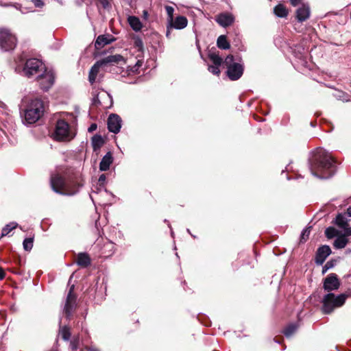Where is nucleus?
<instances>
[{
  "label": "nucleus",
  "mask_w": 351,
  "mask_h": 351,
  "mask_svg": "<svg viewBox=\"0 0 351 351\" xmlns=\"http://www.w3.org/2000/svg\"><path fill=\"white\" fill-rule=\"evenodd\" d=\"M309 168L314 176L327 179L332 176L336 171L335 160L327 151L318 148L309 159Z\"/></svg>",
  "instance_id": "obj_1"
},
{
  "label": "nucleus",
  "mask_w": 351,
  "mask_h": 351,
  "mask_svg": "<svg viewBox=\"0 0 351 351\" xmlns=\"http://www.w3.org/2000/svg\"><path fill=\"white\" fill-rule=\"evenodd\" d=\"M77 134L76 127L70 125L64 119H59L51 134L53 140L59 142H69L75 138Z\"/></svg>",
  "instance_id": "obj_2"
},
{
  "label": "nucleus",
  "mask_w": 351,
  "mask_h": 351,
  "mask_svg": "<svg viewBox=\"0 0 351 351\" xmlns=\"http://www.w3.org/2000/svg\"><path fill=\"white\" fill-rule=\"evenodd\" d=\"M51 186L56 193L66 195L75 194L80 188V184L73 182L66 181L59 174H53L51 176Z\"/></svg>",
  "instance_id": "obj_3"
},
{
  "label": "nucleus",
  "mask_w": 351,
  "mask_h": 351,
  "mask_svg": "<svg viewBox=\"0 0 351 351\" xmlns=\"http://www.w3.org/2000/svg\"><path fill=\"white\" fill-rule=\"evenodd\" d=\"M44 111V104L41 99L38 98L32 99L25 110V123L27 124L35 123L43 117Z\"/></svg>",
  "instance_id": "obj_4"
},
{
  "label": "nucleus",
  "mask_w": 351,
  "mask_h": 351,
  "mask_svg": "<svg viewBox=\"0 0 351 351\" xmlns=\"http://www.w3.org/2000/svg\"><path fill=\"white\" fill-rule=\"evenodd\" d=\"M348 295H351V294H341L337 296H335L333 293L326 294L322 300L323 312L324 313H330L334 308L341 306L345 303Z\"/></svg>",
  "instance_id": "obj_5"
},
{
  "label": "nucleus",
  "mask_w": 351,
  "mask_h": 351,
  "mask_svg": "<svg viewBox=\"0 0 351 351\" xmlns=\"http://www.w3.org/2000/svg\"><path fill=\"white\" fill-rule=\"evenodd\" d=\"M46 69L42 61L36 58H30L26 61L23 68V72L25 75L27 77L33 76L37 77Z\"/></svg>",
  "instance_id": "obj_6"
},
{
  "label": "nucleus",
  "mask_w": 351,
  "mask_h": 351,
  "mask_svg": "<svg viewBox=\"0 0 351 351\" xmlns=\"http://www.w3.org/2000/svg\"><path fill=\"white\" fill-rule=\"evenodd\" d=\"M223 63L227 67V75L231 80H237L242 76L243 73V65L234 62L233 56H228Z\"/></svg>",
  "instance_id": "obj_7"
},
{
  "label": "nucleus",
  "mask_w": 351,
  "mask_h": 351,
  "mask_svg": "<svg viewBox=\"0 0 351 351\" xmlns=\"http://www.w3.org/2000/svg\"><path fill=\"white\" fill-rule=\"evenodd\" d=\"M16 38L10 31L5 28L0 29V48L4 51H8L15 48Z\"/></svg>",
  "instance_id": "obj_8"
},
{
  "label": "nucleus",
  "mask_w": 351,
  "mask_h": 351,
  "mask_svg": "<svg viewBox=\"0 0 351 351\" xmlns=\"http://www.w3.org/2000/svg\"><path fill=\"white\" fill-rule=\"evenodd\" d=\"M54 73L52 71L45 70L43 73L37 76V82L41 89L48 90L54 83Z\"/></svg>",
  "instance_id": "obj_9"
},
{
  "label": "nucleus",
  "mask_w": 351,
  "mask_h": 351,
  "mask_svg": "<svg viewBox=\"0 0 351 351\" xmlns=\"http://www.w3.org/2000/svg\"><path fill=\"white\" fill-rule=\"evenodd\" d=\"M340 287V282L337 274H330L324 281V289L326 291L337 290Z\"/></svg>",
  "instance_id": "obj_10"
},
{
  "label": "nucleus",
  "mask_w": 351,
  "mask_h": 351,
  "mask_svg": "<svg viewBox=\"0 0 351 351\" xmlns=\"http://www.w3.org/2000/svg\"><path fill=\"white\" fill-rule=\"evenodd\" d=\"M73 287L74 286L73 285L69 289L64 308V312L66 317H69L71 315L72 311L75 305L76 297L73 293Z\"/></svg>",
  "instance_id": "obj_11"
},
{
  "label": "nucleus",
  "mask_w": 351,
  "mask_h": 351,
  "mask_svg": "<svg viewBox=\"0 0 351 351\" xmlns=\"http://www.w3.org/2000/svg\"><path fill=\"white\" fill-rule=\"evenodd\" d=\"M311 16L310 6L307 3H302L295 10V18L300 23L306 21Z\"/></svg>",
  "instance_id": "obj_12"
},
{
  "label": "nucleus",
  "mask_w": 351,
  "mask_h": 351,
  "mask_svg": "<svg viewBox=\"0 0 351 351\" xmlns=\"http://www.w3.org/2000/svg\"><path fill=\"white\" fill-rule=\"evenodd\" d=\"M121 128V119L115 114H112L108 119V128L114 134H117Z\"/></svg>",
  "instance_id": "obj_13"
},
{
  "label": "nucleus",
  "mask_w": 351,
  "mask_h": 351,
  "mask_svg": "<svg viewBox=\"0 0 351 351\" xmlns=\"http://www.w3.org/2000/svg\"><path fill=\"white\" fill-rule=\"evenodd\" d=\"M167 36L169 34V29L174 28L176 29H182L186 27L188 24L187 19L185 16H180L176 19H172V21L168 22Z\"/></svg>",
  "instance_id": "obj_14"
},
{
  "label": "nucleus",
  "mask_w": 351,
  "mask_h": 351,
  "mask_svg": "<svg viewBox=\"0 0 351 351\" xmlns=\"http://www.w3.org/2000/svg\"><path fill=\"white\" fill-rule=\"evenodd\" d=\"M330 253L331 250L328 245H323L319 247L316 254L317 264L322 265Z\"/></svg>",
  "instance_id": "obj_15"
},
{
  "label": "nucleus",
  "mask_w": 351,
  "mask_h": 351,
  "mask_svg": "<svg viewBox=\"0 0 351 351\" xmlns=\"http://www.w3.org/2000/svg\"><path fill=\"white\" fill-rule=\"evenodd\" d=\"M114 38L109 34H104L99 36L95 41V47L96 49L99 50L105 47L106 45L110 44L114 40Z\"/></svg>",
  "instance_id": "obj_16"
},
{
  "label": "nucleus",
  "mask_w": 351,
  "mask_h": 351,
  "mask_svg": "<svg viewBox=\"0 0 351 351\" xmlns=\"http://www.w3.org/2000/svg\"><path fill=\"white\" fill-rule=\"evenodd\" d=\"M234 16L229 13H222L217 16L216 21L222 27H228L234 22Z\"/></svg>",
  "instance_id": "obj_17"
},
{
  "label": "nucleus",
  "mask_w": 351,
  "mask_h": 351,
  "mask_svg": "<svg viewBox=\"0 0 351 351\" xmlns=\"http://www.w3.org/2000/svg\"><path fill=\"white\" fill-rule=\"evenodd\" d=\"M273 12L277 17L287 18L289 14V10L285 4L279 3L274 8Z\"/></svg>",
  "instance_id": "obj_18"
},
{
  "label": "nucleus",
  "mask_w": 351,
  "mask_h": 351,
  "mask_svg": "<svg viewBox=\"0 0 351 351\" xmlns=\"http://www.w3.org/2000/svg\"><path fill=\"white\" fill-rule=\"evenodd\" d=\"M113 162L112 155L110 152H108L101 159L99 164V169L101 171H106L109 169Z\"/></svg>",
  "instance_id": "obj_19"
},
{
  "label": "nucleus",
  "mask_w": 351,
  "mask_h": 351,
  "mask_svg": "<svg viewBox=\"0 0 351 351\" xmlns=\"http://www.w3.org/2000/svg\"><path fill=\"white\" fill-rule=\"evenodd\" d=\"M123 60V57L121 55H112L108 56L101 60L97 61L98 63L101 66L107 64H114L118 63Z\"/></svg>",
  "instance_id": "obj_20"
},
{
  "label": "nucleus",
  "mask_w": 351,
  "mask_h": 351,
  "mask_svg": "<svg viewBox=\"0 0 351 351\" xmlns=\"http://www.w3.org/2000/svg\"><path fill=\"white\" fill-rule=\"evenodd\" d=\"M77 264L82 267H87L91 263V259L87 253H79L76 258Z\"/></svg>",
  "instance_id": "obj_21"
},
{
  "label": "nucleus",
  "mask_w": 351,
  "mask_h": 351,
  "mask_svg": "<svg viewBox=\"0 0 351 351\" xmlns=\"http://www.w3.org/2000/svg\"><path fill=\"white\" fill-rule=\"evenodd\" d=\"M128 22L131 28L135 32H139L143 27V25L140 19L134 16H130L128 18Z\"/></svg>",
  "instance_id": "obj_22"
},
{
  "label": "nucleus",
  "mask_w": 351,
  "mask_h": 351,
  "mask_svg": "<svg viewBox=\"0 0 351 351\" xmlns=\"http://www.w3.org/2000/svg\"><path fill=\"white\" fill-rule=\"evenodd\" d=\"M101 65L97 62L90 69L88 75V81L91 84H93L97 76V74L99 71V68Z\"/></svg>",
  "instance_id": "obj_23"
},
{
  "label": "nucleus",
  "mask_w": 351,
  "mask_h": 351,
  "mask_svg": "<svg viewBox=\"0 0 351 351\" xmlns=\"http://www.w3.org/2000/svg\"><path fill=\"white\" fill-rule=\"evenodd\" d=\"M348 242V239L345 237V235H340L337 237L336 239L334 241L333 245L337 249H342L344 248Z\"/></svg>",
  "instance_id": "obj_24"
},
{
  "label": "nucleus",
  "mask_w": 351,
  "mask_h": 351,
  "mask_svg": "<svg viewBox=\"0 0 351 351\" xmlns=\"http://www.w3.org/2000/svg\"><path fill=\"white\" fill-rule=\"evenodd\" d=\"M335 224L340 228L343 229L348 226V219L345 214L339 213L335 218Z\"/></svg>",
  "instance_id": "obj_25"
},
{
  "label": "nucleus",
  "mask_w": 351,
  "mask_h": 351,
  "mask_svg": "<svg viewBox=\"0 0 351 351\" xmlns=\"http://www.w3.org/2000/svg\"><path fill=\"white\" fill-rule=\"evenodd\" d=\"M217 45L219 48L222 49H228L230 47V43L224 35H221L218 37Z\"/></svg>",
  "instance_id": "obj_26"
},
{
  "label": "nucleus",
  "mask_w": 351,
  "mask_h": 351,
  "mask_svg": "<svg viewBox=\"0 0 351 351\" xmlns=\"http://www.w3.org/2000/svg\"><path fill=\"white\" fill-rule=\"evenodd\" d=\"M104 140L101 136L96 135L92 138V145L94 151H96L103 145Z\"/></svg>",
  "instance_id": "obj_27"
},
{
  "label": "nucleus",
  "mask_w": 351,
  "mask_h": 351,
  "mask_svg": "<svg viewBox=\"0 0 351 351\" xmlns=\"http://www.w3.org/2000/svg\"><path fill=\"white\" fill-rule=\"evenodd\" d=\"M325 234L327 238L332 239L335 237L339 236L340 232L334 227H328L326 229Z\"/></svg>",
  "instance_id": "obj_28"
},
{
  "label": "nucleus",
  "mask_w": 351,
  "mask_h": 351,
  "mask_svg": "<svg viewBox=\"0 0 351 351\" xmlns=\"http://www.w3.org/2000/svg\"><path fill=\"white\" fill-rule=\"evenodd\" d=\"M208 58L215 65L220 66L223 62L222 58L216 53H210L208 55Z\"/></svg>",
  "instance_id": "obj_29"
},
{
  "label": "nucleus",
  "mask_w": 351,
  "mask_h": 351,
  "mask_svg": "<svg viewBox=\"0 0 351 351\" xmlns=\"http://www.w3.org/2000/svg\"><path fill=\"white\" fill-rule=\"evenodd\" d=\"M17 226L16 223L12 222L8 225H6L3 229L1 232V237L6 236L9 234L10 231L16 228Z\"/></svg>",
  "instance_id": "obj_30"
},
{
  "label": "nucleus",
  "mask_w": 351,
  "mask_h": 351,
  "mask_svg": "<svg viewBox=\"0 0 351 351\" xmlns=\"http://www.w3.org/2000/svg\"><path fill=\"white\" fill-rule=\"evenodd\" d=\"M60 335L64 340L68 341L71 337V332L69 328L66 326L61 328L60 330Z\"/></svg>",
  "instance_id": "obj_31"
},
{
  "label": "nucleus",
  "mask_w": 351,
  "mask_h": 351,
  "mask_svg": "<svg viewBox=\"0 0 351 351\" xmlns=\"http://www.w3.org/2000/svg\"><path fill=\"white\" fill-rule=\"evenodd\" d=\"M34 239L26 238L23 242V246L25 251H30L33 247Z\"/></svg>",
  "instance_id": "obj_32"
},
{
  "label": "nucleus",
  "mask_w": 351,
  "mask_h": 351,
  "mask_svg": "<svg viewBox=\"0 0 351 351\" xmlns=\"http://www.w3.org/2000/svg\"><path fill=\"white\" fill-rule=\"evenodd\" d=\"M297 327L294 324H291L288 326L284 330V334L286 337H290L292 334L295 332Z\"/></svg>",
  "instance_id": "obj_33"
},
{
  "label": "nucleus",
  "mask_w": 351,
  "mask_h": 351,
  "mask_svg": "<svg viewBox=\"0 0 351 351\" xmlns=\"http://www.w3.org/2000/svg\"><path fill=\"white\" fill-rule=\"evenodd\" d=\"M165 10L168 16V22L172 21V19L173 18L174 8L171 6L166 5Z\"/></svg>",
  "instance_id": "obj_34"
},
{
  "label": "nucleus",
  "mask_w": 351,
  "mask_h": 351,
  "mask_svg": "<svg viewBox=\"0 0 351 351\" xmlns=\"http://www.w3.org/2000/svg\"><path fill=\"white\" fill-rule=\"evenodd\" d=\"M310 228L304 229L301 234V241H306L310 234Z\"/></svg>",
  "instance_id": "obj_35"
},
{
  "label": "nucleus",
  "mask_w": 351,
  "mask_h": 351,
  "mask_svg": "<svg viewBox=\"0 0 351 351\" xmlns=\"http://www.w3.org/2000/svg\"><path fill=\"white\" fill-rule=\"evenodd\" d=\"M219 65H213L208 66V71L214 75H219L220 73V70L219 68Z\"/></svg>",
  "instance_id": "obj_36"
},
{
  "label": "nucleus",
  "mask_w": 351,
  "mask_h": 351,
  "mask_svg": "<svg viewBox=\"0 0 351 351\" xmlns=\"http://www.w3.org/2000/svg\"><path fill=\"white\" fill-rule=\"evenodd\" d=\"M134 45L137 47L138 51H142L143 49V43L141 39L137 38L134 40Z\"/></svg>",
  "instance_id": "obj_37"
},
{
  "label": "nucleus",
  "mask_w": 351,
  "mask_h": 351,
  "mask_svg": "<svg viewBox=\"0 0 351 351\" xmlns=\"http://www.w3.org/2000/svg\"><path fill=\"white\" fill-rule=\"evenodd\" d=\"M335 265V261H329L325 264L326 269H330L332 268Z\"/></svg>",
  "instance_id": "obj_38"
},
{
  "label": "nucleus",
  "mask_w": 351,
  "mask_h": 351,
  "mask_svg": "<svg viewBox=\"0 0 351 351\" xmlns=\"http://www.w3.org/2000/svg\"><path fill=\"white\" fill-rule=\"evenodd\" d=\"M32 1L37 8H41L44 5L43 0H32Z\"/></svg>",
  "instance_id": "obj_39"
},
{
  "label": "nucleus",
  "mask_w": 351,
  "mask_h": 351,
  "mask_svg": "<svg viewBox=\"0 0 351 351\" xmlns=\"http://www.w3.org/2000/svg\"><path fill=\"white\" fill-rule=\"evenodd\" d=\"M289 1L291 4L294 7L302 4V0H289Z\"/></svg>",
  "instance_id": "obj_40"
},
{
  "label": "nucleus",
  "mask_w": 351,
  "mask_h": 351,
  "mask_svg": "<svg viewBox=\"0 0 351 351\" xmlns=\"http://www.w3.org/2000/svg\"><path fill=\"white\" fill-rule=\"evenodd\" d=\"M344 230V234L343 235H345V237H347V236H351V227H346L345 228H343Z\"/></svg>",
  "instance_id": "obj_41"
},
{
  "label": "nucleus",
  "mask_w": 351,
  "mask_h": 351,
  "mask_svg": "<svg viewBox=\"0 0 351 351\" xmlns=\"http://www.w3.org/2000/svg\"><path fill=\"white\" fill-rule=\"evenodd\" d=\"M97 1L99 2V3H101L102 5V6L104 8H106L109 5L108 0H97Z\"/></svg>",
  "instance_id": "obj_42"
},
{
  "label": "nucleus",
  "mask_w": 351,
  "mask_h": 351,
  "mask_svg": "<svg viewBox=\"0 0 351 351\" xmlns=\"http://www.w3.org/2000/svg\"><path fill=\"white\" fill-rule=\"evenodd\" d=\"M96 129H97V125L95 123H93L88 128V130L89 132H92L95 131Z\"/></svg>",
  "instance_id": "obj_43"
},
{
  "label": "nucleus",
  "mask_w": 351,
  "mask_h": 351,
  "mask_svg": "<svg viewBox=\"0 0 351 351\" xmlns=\"http://www.w3.org/2000/svg\"><path fill=\"white\" fill-rule=\"evenodd\" d=\"M5 277V272L2 268L0 267V280L3 279Z\"/></svg>",
  "instance_id": "obj_44"
},
{
  "label": "nucleus",
  "mask_w": 351,
  "mask_h": 351,
  "mask_svg": "<svg viewBox=\"0 0 351 351\" xmlns=\"http://www.w3.org/2000/svg\"><path fill=\"white\" fill-rule=\"evenodd\" d=\"M106 180V176L104 174H101L99 178V181L103 182Z\"/></svg>",
  "instance_id": "obj_45"
},
{
  "label": "nucleus",
  "mask_w": 351,
  "mask_h": 351,
  "mask_svg": "<svg viewBox=\"0 0 351 351\" xmlns=\"http://www.w3.org/2000/svg\"><path fill=\"white\" fill-rule=\"evenodd\" d=\"M143 16L145 19H147V16H148V12L147 10H143Z\"/></svg>",
  "instance_id": "obj_46"
},
{
  "label": "nucleus",
  "mask_w": 351,
  "mask_h": 351,
  "mask_svg": "<svg viewBox=\"0 0 351 351\" xmlns=\"http://www.w3.org/2000/svg\"><path fill=\"white\" fill-rule=\"evenodd\" d=\"M142 65V62L141 60H138L136 65H135V67H137L136 69V70H137V69L141 66Z\"/></svg>",
  "instance_id": "obj_47"
},
{
  "label": "nucleus",
  "mask_w": 351,
  "mask_h": 351,
  "mask_svg": "<svg viewBox=\"0 0 351 351\" xmlns=\"http://www.w3.org/2000/svg\"><path fill=\"white\" fill-rule=\"evenodd\" d=\"M346 214H347L349 217H351V207H349V208L347 209Z\"/></svg>",
  "instance_id": "obj_48"
},
{
  "label": "nucleus",
  "mask_w": 351,
  "mask_h": 351,
  "mask_svg": "<svg viewBox=\"0 0 351 351\" xmlns=\"http://www.w3.org/2000/svg\"><path fill=\"white\" fill-rule=\"evenodd\" d=\"M328 269H326L325 265L323 267L322 274H325Z\"/></svg>",
  "instance_id": "obj_49"
},
{
  "label": "nucleus",
  "mask_w": 351,
  "mask_h": 351,
  "mask_svg": "<svg viewBox=\"0 0 351 351\" xmlns=\"http://www.w3.org/2000/svg\"><path fill=\"white\" fill-rule=\"evenodd\" d=\"M90 351H99L97 349L94 348H90Z\"/></svg>",
  "instance_id": "obj_50"
},
{
  "label": "nucleus",
  "mask_w": 351,
  "mask_h": 351,
  "mask_svg": "<svg viewBox=\"0 0 351 351\" xmlns=\"http://www.w3.org/2000/svg\"><path fill=\"white\" fill-rule=\"evenodd\" d=\"M76 348H76L75 345L72 344V349L75 350Z\"/></svg>",
  "instance_id": "obj_51"
}]
</instances>
